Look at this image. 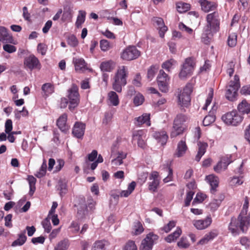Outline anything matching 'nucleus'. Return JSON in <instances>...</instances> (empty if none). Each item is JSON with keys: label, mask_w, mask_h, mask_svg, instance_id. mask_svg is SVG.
<instances>
[{"label": "nucleus", "mask_w": 250, "mask_h": 250, "mask_svg": "<svg viewBox=\"0 0 250 250\" xmlns=\"http://www.w3.org/2000/svg\"><path fill=\"white\" fill-rule=\"evenodd\" d=\"M249 199L245 197L242 210L237 219L232 217L229 223L228 229L233 236L239 234L240 231L245 232L248 229L250 225V217L247 214L249 207Z\"/></svg>", "instance_id": "obj_1"}, {"label": "nucleus", "mask_w": 250, "mask_h": 250, "mask_svg": "<svg viewBox=\"0 0 250 250\" xmlns=\"http://www.w3.org/2000/svg\"><path fill=\"white\" fill-rule=\"evenodd\" d=\"M206 21L207 23L204 28L203 36L205 35L209 39L219 30L220 19L218 13L214 12L207 15Z\"/></svg>", "instance_id": "obj_2"}, {"label": "nucleus", "mask_w": 250, "mask_h": 250, "mask_svg": "<svg viewBox=\"0 0 250 250\" xmlns=\"http://www.w3.org/2000/svg\"><path fill=\"white\" fill-rule=\"evenodd\" d=\"M128 75V70L127 67L123 65L118 68L112 83V88L115 91L118 93L122 92V87L125 85L127 83Z\"/></svg>", "instance_id": "obj_3"}, {"label": "nucleus", "mask_w": 250, "mask_h": 250, "mask_svg": "<svg viewBox=\"0 0 250 250\" xmlns=\"http://www.w3.org/2000/svg\"><path fill=\"white\" fill-rule=\"evenodd\" d=\"M240 87L239 78L235 75L233 80H230L226 86L225 96L230 101H234L238 96V90Z\"/></svg>", "instance_id": "obj_4"}, {"label": "nucleus", "mask_w": 250, "mask_h": 250, "mask_svg": "<svg viewBox=\"0 0 250 250\" xmlns=\"http://www.w3.org/2000/svg\"><path fill=\"white\" fill-rule=\"evenodd\" d=\"M188 119V118L182 114H178L173 121V127L170 133L171 138H174L181 134L185 128L183 124Z\"/></svg>", "instance_id": "obj_5"}, {"label": "nucleus", "mask_w": 250, "mask_h": 250, "mask_svg": "<svg viewBox=\"0 0 250 250\" xmlns=\"http://www.w3.org/2000/svg\"><path fill=\"white\" fill-rule=\"evenodd\" d=\"M195 65V62L193 58H187L182 66L179 74V78L184 80L190 76L193 73Z\"/></svg>", "instance_id": "obj_6"}, {"label": "nucleus", "mask_w": 250, "mask_h": 250, "mask_svg": "<svg viewBox=\"0 0 250 250\" xmlns=\"http://www.w3.org/2000/svg\"><path fill=\"white\" fill-rule=\"evenodd\" d=\"M192 85L188 83L178 95V104L181 106L188 107L190 103V94L192 92Z\"/></svg>", "instance_id": "obj_7"}, {"label": "nucleus", "mask_w": 250, "mask_h": 250, "mask_svg": "<svg viewBox=\"0 0 250 250\" xmlns=\"http://www.w3.org/2000/svg\"><path fill=\"white\" fill-rule=\"evenodd\" d=\"M243 117L236 110L229 112L222 117V121L228 125L237 126L241 123Z\"/></svg>", "instance_id": "obj_8"}, {"label": "nucleus", "mask_w": 250, "mask_h": 250, "mask_svg": "<svg viewBox=\"0 0 250 250\" xmlns=\"http://www.w3.org/2000/svg\"><path fill=\"white\" fill-rule=\"evenodd\" d=\"M68 98L69 109L72 111L78 106L80 101L78 87L76 85L72 84L71 87L68 90Z\"/></svg>", "instance_id": "obj_9"}, {"label": "nucleus", "mask_w": 250, "mask_h": 250, "mask_svg": "<svg viewBox=\"0 0 250 250\" xmlns=\"http://www.w3.org/2000/svg\"><path fill=\"white\" fill-rule=\"evenodd\" d=\"M141 52L135 46H129L125 48L122 52L121 57L126 61H131L138 58Z\"/></svg>", "instance_id": "obj_10"}, {"label": "nucleus", "mask_w": 250, "mask_h": 250, "mask_svg": "<svg viewBox=\"0 0 250 250\" xmlns=\"http://www.w3.org/2000/svg\"><path fill=\"white\" fill-rule=\"evenodd\" d=\"M158 239V236L153 233L147 234L141 242L140 250H152Z\"/></svg>", "instance_id": "obj_11"}, {"label": "nucleus", "mask_w": 250, "mask_h": 250, "mask_svg": "<svg viewBox=\"0 0 250 250\" xmlns=\"http://www.w3.org/2000/svg\"><path fill=\"white\" fill-rule=\"evenodd\" d=\"M95 202L91 197H89L86 204H81L78 208V215L81 218H83L87 215L89 210L92 211L94 209Z\"/></svg>", "instance_id": "obj_12"}, {"label": "nucleus", "mask_w": 250, "mask_h": 250, "mask_svg": "<svg viewBox=\"0 0 250 250\" xmlns=\"http://www.w3.org/2000/svg\"><path fill=\"white\" fill-rule=\"evenodd\" d=\"M24 65L25 68H27L30 70L35 69L40 70L41 68V64L39 59L33 54L30 55L25 58Z\"/></svg>", "instance_id": "obj_13"}, {"label": "nucleus", "mask_w": 250, "mask_h": 250, "mask_svg": "<svg viewBox=\"0 0 250 250\" xmlns=\"http://www.w3.org/2000/svg\"><path fill=\"white\" fill-rule=\"evenodd\" d=\"M146 134L145 131L143 130H135L132 133V142H137L139 147L144 148L145 143Z\"/></svg>", "instance_id": "obj_14"}, {"label": "nucleus", "mask_w": 250, "mask_h": 250, "mask_svg": "<svg viewBox=\"0 0 250 250\" xmlns=\"http://www.w3.org/2000/svg\"><path fill=\"white\" fill-rule=\"evenodd\" d=\"M212 221L210 215H208L204 219L194 220L193 225L197 229L202 230L208 228L211 224Z\"/></svg>", "instance_id": "obj_15"}, {"label": "nucleus", "mask_w": 250, "mask_h": 250, "mask_svg": "<svg viewBox=\"0 0 250 250\" xmlns=\"http://www.w3.org/2000/svg\"><path fill=\"white\" fill-rule=\"evenodd\" d=\"M152 21L159 30L160 37L164 38L165 32L167 30V27L165 25L163 19L159 17H154Z\"/></svg>", "instance_id": "obj_16"}, {"label": "nucleus", "mask_w": 250, "mask_h": 250, "mask_svg": "<svg viewBox=\"0 0 250 250\" xmlns=\"http://www.w3.org/2000/svg\"><path fill=\"white\" fill-rule=\"evenodd\" d=\"M0 41L3 43H13L14 40L8 30L3 26H0Z\"/></svg>", "instance_id": "obj_17"}, {"label": "nucleus", "mask_w": 250, "mask_h": 250, "mask_svg": "<svg viewBox=\"0 0 250 250\" xmlns=\"http://www.w3.org/2000/svg\"><path fill=\"white\" fill-rule=\"evenodd\" d=\"M201 7V9L205 12H209L215 10L217 8V4L213 1L207 0H198Z\"/></svg>", "instance_id": "obj_18"}, {"label": "nucleus", "mask_w": 250, "mask_h": 250, "mask_svg": "<svg viewBox=\"0 0 250 250\" xmlns=\"http://www.w3.org/2000/svg\"><path fill=\"white\" fill-rule=\"evenodd\" d=\"M85 128V124L79 122L76 123L72 130L73 135L77 138H82L84 135Z\"/></svg>", "instance_id": "obj_19"}, {"label": "nucleus", "mask_w": 250, "mask_h": 250, "mask_svg": "<svg viewBox=\"0 0 250 250\" xmlns=\"http://www.w3.org/2000/svg\"><path fill=\"white\" fill-rule=\"evenodd\" d=\"M206 180L210 186V191L213 193L219 184V178L217 176L211 174L206 176Z\"/></svg>", "instance_id": "obj_20"}, {"label": "nucleus", "mask_w": 250, "mask_h": 250, "mask_svg": "<svg viewBox=\"0 0 250 250\" xmlns=\"http://www.w3.org/2000/svg\"><path fill=\"white\" fill-rule=\"evenodd\" d=\"M150 114L149 113H144L142 116L135 118V124L140 126L145 124L148 126H150Z\"/></svg>", "instance_id": "obj_21"}, {"label": "nucleus", "mask_w": 250, "mask_h": 250, "mask_svg": "<svg viewBox=\"0 0 250 250\" xmlns=\"http://www.w3.org/2000/svg\"><path fill=\"white\" fill-rule=\"evenodd\" d=\"M187 149L188 147L186 143V139H182L177 145V147L175 155L177 157H180L183 156L186 153Z\"/></svg>", "instance_id": "obj_22"}, {"label": "nucleus", "mask_w": 250, "mask_h": 250, "mask_svg": "<svg viewBox=\"0 0 250 250\" xmlns=\"http://www.w3.org/2000/svg\"><path fill=\"white\" fill-rule=\"evenodd\" d=\"M153 136L162 145H165L168 139V135L167 132L163 130L154 132Z\"/></svg>", "instance_id": "obj_23"}, {"label": "nucleus", "mask_w": 250, "mask_h": 250, "mask_svg": "<svg viewBox=\"0 0 250 250\" xmlns=\"http://www.w3.org/2000/svg\"><path fill=\"white\" fill-rule=\"evenodd\" d=\"M73 63L77 71H83L85 69L86 63L83 58H74L73 59Z\"/></svg>", "instance_id": "obj_24"}, {"label": "nucleus", "mask_w": 250, "mask_h": 250, "mask_svg": "<svg viewBox=\"0 0 250 250\" xmlns=\"http://www.w3.org/2000/svg\"><path fill=\"white\" fill-rule=\"evenodd\" d=\"M198 150L197 155L195 157V160L199 162L201 157L204 155L206 151L208 145L207 143L198 142Z\"/></svg>", "instance_id": "obj_25"}, {"label": "nucleus", "mask_w": 250, "mask_h": 250, "mask_svg": "<svg viewBox=\"0 0 250 250\" xmlns=\"http://www.w3.org/2000/svg\"><path fill=\"white\" fill-rule=\"evenodd\" d=\"M67 117V114L64 113L59 117L57 122L58 127L63 132L66 131L68 128V126L66 125Z\"/></svg>", "instance_id": "obj_26"}, {"label": "nucleus", "mask_w": 250, "mask_h": 250, "mask_svg": "<svg viewBox=\"0 0 250 250\" xmlns=\"http://www.w3.org/2000/svg\"><path fill=\"white\" fill-rule=\"evenodd\" d=\"M238 110L242 114H248L250 113V104L246 100H243L237 106Z\"/></svg>", "instance_id": "obj_27"}, {"label": "nucleus", "mask_w": 250, "mask_h": 250, "mask_svg": "<svg viewBox=\"0 0 250 250\" xmlns=\"http://www.w3.org/2000/svg\"><path fill=\"white\" fill-rule=\"evenodd\" d=\"M126 157V153L124 152H118V156L115 159L112 160L111 164L112 167H116L123 163V159Z\"/></svg>", "instance_id": "obj_28"}, {"label": "nucleus", "mask_w": 250, "mask_h": 250, "mask_svg": "<svg viewBox=\"0 0 250 250\" xmlns=\"http://www.w3.org/2000/svg\"><path fill=\"white\" fill-rule=\"evenodd\" d=\"M115 63L111 61H107L102 62L100 64V68L102 71L110 72L115 67Z\"/></svg>", "instance_id": "obj_29"}, {"label": "nucleus", "mask_w": 250, "mask_h": 250, "mask_svg": "<svg viewBox=\"0 0 250 250\" xmlns=\"http://www.w3.org/2000/svg\"><path fill=\"white\" fill-rule=\"evenodd\" d=\"M107 99L110 104L113 106H117L119 104V99L118 95L114 91H110L107 95Z\"/></svg>", "instance_id": "obj_30"}, {"label": "nucleus", "mask_w": 250, "mask_h": 250, "mask_svg": "<svg viewBox=\"0 0 250 250\" xmlns=\"http://www.w3.org/2000/svg\"><path fill=\"white\" fill-rule=\"evenodd\" d=\"M181 233V229L179 227H177L174 232L165 238V240L168 243H171L176 240L180 236Z\"/></svg>", "instance_id": "obj_31"}, {"label": "nucleus", "mask_w": 250, "mask_h": 250, "mask_svg": "<svg viewBox=\"0 0 250 250\" xmlns=\"http://www.w3.org/2000/svg\"><path fill=\"white\" fill-rule=\"evenodd\" d=\"M27 237L25 235V231L19 234V238L13 242L11 246L12 247L21 246L23 245L26 242Z\"/></svg>", "instance_id": "obj_32"}, {"label": "nucleus", "mask_w": 250, "mask_h": 250, "mask_svg": "<svg viewBox=\"0 0 250 250\" xmlns=\"http://www.w3.org/2000/svg\"><path fill=\"white\" fill-rule=\"evenodd\" d=\"M86 12L83 10L79 11L77 21L75 23L76 26L78 28L82 27V24L84 22L85 19Z\"/></svg>", "instance_id": "obj_33"}, {"label": "nucleus", "mask_w": 250, "mask_h": 250, "mask_svg": "<svg viewBox=\"0 0 250 250\" xmlns=\"http://www.w3.org/2000/svg\"><path fill=\"white\" fill-rule=\"evenodd\" d=\"M229 165V162H224L221 160V161L217 163L216 166L214 167V170L217 173H220L222 170H226Z\"/></svg>", "instance_id": "obj_34"}, {"label": "nucleus", "mask_w": 250, "mask_h": 250, "mask_svg": "<svg viewBox=\"0 0 250 250\" xmlns=\"http://www.w3.org/2000/svg\"><path fill=\"white\" fill-rule=\"evenodd\" d=\"M176 8L178 12L183 13L187 12L190 9V4L183 2H178L176 4Z\"/></svg>", "instance_id": "obj_35"}, {"label": "nucleus", "mask_w": 250, "mask_h": 250, "mask_svg": "<svg viewBox=\"0 0 250 250\" xmlns=\"http://www.w3.org/2000/svg\"><path fill=\"white\" fill-rule=\"evenodd\" d=\"M209 114L206 116L203 121V124L204 126H208L213 123L215 120V116L213 115V112H209Z\"/></svg>", "instance_id": "obj_36"}, {"label": "nucleus", "mask_w": 250, "mask_h": 250, "mask_svg": "<svg viewBox=\"0 0 250 250\" xmlns=\"http://www.w3.org/2000/svg\"><path fill=\"white\" fill-rule=\"evenodd\" d=\"M42 89L46 96H48L54 92V87L50 83H46L42 85Z\"/></svg>", "instance_id": "obj_37"}, {"label": "nucleus", "mask_w": 250, "mask_h": 250, "mask_svg": "<svg viewBox=\"0 0 250 250\" xmlns=\"http://www.w3.org/2000/svg\"><path fill=\"white\" fill-rule=\"evenodd\" d=\"M27 180L30 186L29 194L32 195L36 189L35 184L36 183V179L34 176L30 175L28 176Z\"/></svg>", "instance_id": "obj_38"}, {"label": "nucleus", "mask_w": 250, "mask_h": 250, "mask_svg": "<svg viewBox=\"0 0 250 250\" xmlns=\"http://www.w3.org/2000/svg\"><path fill=\"white\" fill-rule=\"evenodd\" d=\"M237 43V35L232 33L229 35L228 38V44L229 47H234Z\"/></svg>", "instance_id": "obj_39"}, {"label": "nucleus", "mask_w": 250, "mask_h": 250, "mask_svg": "<svg viewBox=\"0 0 250 250\" xmlns=\"http://www.w3.org/2000/svg\"><path fill=\"white\" fill-rule=\"evenodd\" d=\"M164 169L168 172L167 176L165 177L163 181L164 183H167L169 181H172V169L170 167L168 164L167 165H164Z\"/></svg>", "instance_id": "obj_40"}, {"label": "nucleus", "mask_w": 250, "mask_h": 250, "mask_svg": "<svg viewBox=\"0 0 250 250\" xmlns=\"http://www.w3.org/2000/svg\"><path fill=\"white\" fill-rule=\"evenodd\" d=\"M46 161L44 160L39 171L37 172V173L35 174L36 176L38 178H42L44 176L46 173Z\"/></svg>", "instance_id": "obj_41"}, {"label": "nucleus", "mask_w": 250, "mask_h": 250, "mask_svg": "<svg viewBox=\"0 0 250 250\" xmlns=\"http://www.w3.org/2000/svg\"><path fill=\"white\" fill-rule=\"evenodd\" d=\"M176 61H175L173 59H170L164 62L162 64V67L163 68L165 69L167 71H169L170 69L172 68L173 65H174Z\"/></svg>", "instance_id": "obj_42"}, {"label": "nucleus", "mask_w": 250, "mask_h": 250, "mask_svg": "<svg viewBox=\"0 0 250 250\" xmlns=\"http://www.w3.org/2000/svg\"><path fill=\"white\" fill-rule=\"evenodd\" d=\"M66 188L67 185L65 182L62 180L59 181L58 189L60 190V194L61 196H62L63 194L66 193L67 190Z\"/></svg>", "instance_id": "obj_43"}, {"label": "nucleus", "mask_w": 250, "mask_h": 250, "mask_svg": "<svg viewBox=\"0 0 250 250\" xmlns=\"http://www.w3.org/2000/svg\"><path fill=\"white\" fill-rule=\"evenodd\" d=\"M160 81L164 82H168L169 81L168 75L163 70H160L158 76H157V82H160Z\"/></svg>", "instance_id": "obj_44"}, {"label": "nucleus", "mask_w": 250, "mask_h": 250, "mask_svg": "<svg viewBox=\"0 0 250 250\" xmlns=\"http://www.w3.org/2000/svg\"><path fill=\"white\" fill-rule=\"evenodd\" d=\"M178 246L182 249H187L189 246V243L186 237H182L177 243Z\"/></svg>", "instance_id": "obj_45"}, {"label": "nucleus", "mask_w": 250, "mask_h": 250, "mask_svg": "<svg viewBox=\"0 0 250 250\" xmlns=\"http://www.w3.org/2000/svg\"><path fill=\"white\" fill-rule=\"evenodd\" d=\"M160 184L159 180H152L148 183V189L150 191L155 192L156 191Z\"/></svg>", "instance_id": "obj_46"}, {"label": "nucleus", "mask_w": 250, "mask_h": 250, "mask_svg": "<svg viewBox=\"0 0 250 250\" xmlns=\"http://www.w3.org/2000/svg\"><path fill=\"white\" fill-rule=\"evenodd\" d=\"M158 69L157 66H151L148 70L147 76L149 80H151L153 78Z\"/></svg>", "instance_id": "obj_47"}, {"label": "nucleus", "mask_w": 250, "mask_h": 250, "mask_svg": "<svg viewBox=\"0 0 250 250\" xmlns=\"http://www.w3.org/2000/svg\"><path fill=\"white\" fill-rule=\"evenodd\" d=\"M213 96V90L212 88L209 89L208 98L206 101L205 105L203 107V110H207L208 106L210 104Z\"/></svg>", "instance_id": "obj_48"}, {"label": "nucleus", "mask_w": 250, "mask_h": 250, "mask_svg": "<svg viewBox=\"0 0 250 250\" xmlns=\"http://www.w3.org/2000/svg\"><path fill=\"white\" fill-rule=\"evenodd\" d=\"M206 198V195L202 193H197L195 198L192 202V205H195L196 203H202Z\"/></svg>", "instance_id": "obj_49"}, {"label": "nucleus", "mask_w": 250, "mask_h": 250, "mask_svg": "<svg viewBox=\"0 0 250 250\" xmlns=\"http://www.w3.org/2000/svg\"><path fill=\"white\" fill-rule=\"evenodd\" d=\"M67 43L72 47H75L78 44L77 38L73 35L69 36L67 40Z\"/></svg>", "instance_id": "obj_50"}, {"label": "nucleus", "mask_w": 250, "mask_h": 250, "mask_svg": "<svg viewBox=\"0 0 250 250\" xmlns=\"http://www.w3.org/2000/svg\"><path fill=\"white\" fill-rule=\"evenodd\" d=\"M69 228L73 233L76 234L80 230V224L77 221H73L71 222Z\"/></svg>", "instance_id": "obj_51"}, {"label": "nucleus", "mask_w": 250, "mask_h": 250, "mask_svg": "<svg viewBox=\"0 0 250 250\" xmlns=\"http://www.w3.org/2000/svg\"><path fill=\"white\" fill-rule=\"evenodd\" d=\"M144 101V96L139 93L137 94L134 97L133 102L136 106H139L142 104Z\"/></svg>", "instance_id": "obj_52"}, {"label": "nucleus", "mask_w": 250, "mask_h": 250, "mask_svg": "<svg viewBox=\"0 0 250 250\" xmlns=\"http://www.w3.org/2000/svg\"><path fill=\"white\" fill-rule=\"evenodd\" d=\"M42 225L45 232L47 233L50 232L52 227L49 219L48 218H46L42 222Z\"/></svg>", "instance_id": "obj_53"}, {"label": "nucleus", "mask_w": 250, "mask_h": 250, "mask_svg": "<svg viewBox=\"0 0 250 250\" xmlns=\"http://www.w3.org/2000/svg\"><path fill=\"white\" fill-rule=\"evenodd\" d=\"M176 221H170L169 222L168 224L165 225L162 229L166 233L169 232L172 228L175 227L176 226Z\"/></svg>", "instance_id": "obj_54"}, {"label": "nucleus", "mask_w": 250, "mask_h": 250, "mask_svg": "<svg viewBox=\"0 0 250 250\" xmlns=\"http://www.w3.org/2000/svg\"><path fill=\"white\" fill-rule=\"evenodd\" d=\"M134 231L135 235L140 234L144 231V228L140 222H137L135 224L134 226Z\"/></svg>", "instance_id": "obj_55"}, {"label": "nucleus", "mask_w": 250, "mask_h": 250, "mask_svg": "<svg viewBox=\"0 0 250 250\" xmlns=\"http://www.w3.org/2000/svg\"><path fill=\"white\" fill-rule=\"evenodd\" d=\"M159 89L162 92H167L168 90V82H164L160 81V82H157Z\"/></svg>", "instance_id": "obj_56"}, {"label": "nucleus", "mask_w": 250, "mask_h": 250, "mask_svg": "<svg viewBox=\"0 0 250 250\" xmlns=\"http://www.w3.org/2000/svg\"><path fill=\"white\" fill-rule=\"evenodd\" d=\"M47 49V46L45 44L40 43L38 44L37 51L42 55L44 56L46 54Z\"/></svg>", "instance_id": "obj_57"}, {"label": "nucleus", "mask_w": 250, "mask_h": 250, "mask_svg": "<svg viewBox=\"0 0 250 250\" xmlns=\"http://www.w3.org/2000/svg\"><path fill=\"white\" fill-rule=\"evenodd\" d=\"M13 129L12 122L11 120L8 119L6 121L5 123V133L9 134L11 132Z\"/></svg>", "instance_id": "obj_58"}, {"label": "nucleus", "mask_w": 250, "mask_h": 250, "mask_svg": "<svg viewBox=\"0 0 250 250\" xmlns=\"http://www.w3.org/2000/svg\"><path fill=\"white\" fill-rule=\"evenodd\" d=\"M92 250H104V244L102 241L96 242L92 247Z\"/></svg>", "instance_id": "obj_59"}, {"label": "nucleus", "mask_w": 250, "mask_h": 250, "mask_svg": "<svg viewBox=\"0 0 250 250\" xmlns=\"http://www.w3.org/2000/svg\"><path fill=\"white\" fill-rule=\"evenodd\" d=\"M109 42L106 40H102L100 41V47L102 50L106 51L109 49Z\"/></svg>", "instance_id": "obj_60"}, {"label": "nucleus", "mask_w": 250, "mask_h": 250, "mask_svg": "<svg viewBox=\"0 0 250 250\" xmlns=\"http://www.w3.org/2000/svg\"><path fill=\"white\" fill-rule=\"evenodd\" d=\"M194 194V193L192 191H189L187 193L185 201V205L186 207H188L190 205V203L193 199Z\"/></svg>", "instance_id": "obj_61"}, {"label": "nucleus", "mask_w": 250, "mask_h": 250, "mask_svg": "<svg viewBox=\"0 0 250 250\" xmlns=\"http://www.w3.org/2000/svg\"><path fill=\"white\" fill-rule=\"evenodd\" d=\"M124 250H137V248L134 241H129L125 246Z\"/></svg>", "instance_id": "obj_62"}, {"label": "nucleus", "mask_w": 250, "mask_h": 250, "mask_svg": "<svg viewBox=\"0 0 250 250\" xmlns=\"http://www.w3.org/2000/svg\"><path fill=\"white\" fill-rule=\"evenodd\" d=\"M3 49L5 51L9 53L15 52L17 50L16 47L15 46L9 44L4 45L3 46Z\"/></svg>", "instance_id": "obj_63"}, {"label": "nucleus", "mask_w": 250, "mask_h": 250, "mask_svg": "<svg viewBox=\"0 0 250 250\" xmlns=\"http://www.w3.org/2000/svg\"><path fill=\"white\" fill-rule=\"evenodd\" d=\"M240 244L244 246L245 248H248L250 246V239L246 237H243L240 240Z\"/></svg>", "instance_id": "obj_64"}]
</instances>
